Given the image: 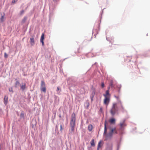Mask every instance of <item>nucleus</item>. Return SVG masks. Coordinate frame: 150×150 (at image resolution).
<instances>
[{
	"instance_id": "nucleus-10",
	"label": "nucleus",
	"mask_w": 150,
	"mask_h": 150,
	"mask_svg": "<svg viewBox=\"0 0 150 150\" xmlns=\"http://www.w3.org/2000/svg\"><path fill=\"white\" fill-rule=\"evenodd\" d=\"M107 124V122L106 120H105V122L104 123V134L105 135L107 133V128L106 127V125Z\"/></svg>"
},
{
	"instance_id": "nucleus-9",
	"label": "nucleus",
	"mask_w": 150,
	"mask_h": 150,
	"mask_svg": "<svg viewBox=\"0 0 150 150\" xmlns=\"http://www.w3.org/2000/svg\"><path fill=\"white\" fill-rule=\"evenodd\" d=\"M34 36L30 39V43L32 45H33L35 44V41L34 39Z\"/></svg>"
},
{
	"instance_id": "nucleus-17",
	"label": "nucleus",
	"mask_w": 150,
	"mask_h": 150,
	"mask_svg": "<svg viewBox=\"0 0 150 150\" xmlns=\"http://www.w3.org/2000/svg\"><path fill=\"white\" fill-rule=\"evenodd\" d=\"M93 129V126L91 125H89L88 127V129L89 131H92Z\"/></svg>"
},
{
	"instance_id": "nucleus-21",
	"label": "nucleus",
	"mask_w": 150,
	"mask_h": 150,
	"mask_svg": "<svg viewBox=\"0 0 150 150\" xmlns=\"http://www.w3.org/2000/svg\"><path fill=\"white\" fill-rule=\"evenodd\" d=\"M118 103L120 104L121 106V108L122 109L124 110V108L122 104V103L120 100H119V102H118Z\"/></svg>"
},
{
	"instance_id": "nucleus-18",
	"label": "nucleus",
	"mask_w": 150,
	"mask_h": 150,
	"mask_svg": "<svg viewBox=\"0 0 150 150\" xmlns=\"http://www.w3.org/2000/svg\"><path fill=\"white\" fill-rule=\"evenodd\" d=\"M26 84L25 83H24L23 85L21 86V89L23 90H25L26 88Z\"/></svg>"
},
{
	"instance_id": "nucleus-31",
	"label": "nucleus",
	"mask_w": 150,
	"mask_h": 150,
	"mask_svg": "<svg viewBox=\"0 0 150 150\" xmlns=\"http://www.w3.org/2000/svg\"><path fill=\"white\" fill-rule=\"evenodd\" d=\"M19 83L18 81H16V85H17V84H19Z\"/></svg>"
},
{
	"instance_id": "nucleus-32",
	"label": "nucleus",
	"mask_w": 150,
	"mask_h": 150,
	"mask_svg": "<svg viewBox=\"0 0 150 150\" xmlns=\"http://www.w3.org/2000/svg\"><path fill=\"white\" fill-rule=\"evenodd\" d=\"M103 110V108L102 107L100 108V110L101 111H102Z\"/></svg>"
},
{
	"instance_id": "nucleus-24",
	"label": "nucleus",
	"mask_w": 150,
	"mask_h": 150,
	"mask_svg": "<svg viewBox=\"0 0 150 150\" xmlns=\"http://www.w3.org/2000/svg\"><path fill=\"white\" fill-rule=\"evenodd\" d=\"M114 97H115V98L117 99V100H118V102H119V100H120L119 99V96H114Z\"/></svg>"
},
{
	"instance_id": "nucleus-13",
	"label": "nucleus",
	"mask_w": 150,
	"mask_h": 150,
	"mask_svg": "<svg viewBox=\"0 0 150 150\" xmlns=\"http://www.w3.org/2000/svg\"><path fill=\"white\" fill-rule=\"evenodd\" d=\"M71 126V132L74 131V127L75 124H70Z\"/></svg>"
},
{
	"instance_id": "nucleus-33",
	"label": "nucleus",
	"mask_w": 150,
	"mask_h": 150,
	"mask_svg": "<svg viewBox=\"0 0 150 150\" xmlns=\"http://www.w3.org/2000/svg\"><path fill=\"white\" fill-rule=\"evenodd\" d=\"M59 90V87H57V91H58Z\"/></svg>"
},
{
	"instance_id": "nucleus-16",
	"label": "nucleus",
	"mask_w": 150,
	"mask_h": 150,
	"mask_svg": "<svg viewBox=\"0 0 150 150\" xmlns=\"http://www.w3.org/2000/svg\"><path fill=\"white\" fill-rule=\"evenodd\" d=\"M4 13L3 15H2L1 14V17L0 18V21L1 22H3L4 21Z\"/></svg>"
},
{
	"instance_id": "nucleus-12",
	"label": "nucleus",
	"mask_w": 150,
	"mask_h": 150,
	"mask_svg": "<svg viewBox=\"0 0 150 150\" xmlns=\"http://www.w3.org/2000/svg\"><path fill=\"white\" fill-rule=\"evenodd\" d=\"M103 96L104 97H110V94L109 93V90H107L106 91V93L105 94H104L103 95Z\"/></svg>"
},
{
	"instance_id": "nucleus-14",
	"label": "nucleus",
	"mask_w": 150,
	"mask_h": 150,
	"mask_svg": "<svg viewBox=\"0 0 150 150\" xmlns=\"http://www.w3.org/2000/svg\"><path fill=\"white\" fill-rule=\"evenodd\" d=\"M109 122L111 124H115V120L114 118H112L110 120Z\"/></svg>"
},
{
	"instance_id": "nucleus-11",
	"label": "nucleus",
	"mask_w": 150,
	"mask_h": 150,
	"mask_svg": "<svg viewBox=\"0 0 150 150\" xmlns=\"http://www.w3.org/2000/svg\"><path fill=\"white\" fill-rule=\"evenodd\" d=\"M8 97L5 96L4 97V103L5 105H6L8 103Z\"/></svg>"
},
{
	"instance_id": "nucleus-30",
	"label": "nucleus",
	"mask_w": 150,
	"mask_h": 150,
	"mask_svg": "<svg viewBox=\"0 0 150 150\" xmlns=\"http://www.w3.org/2000/svg\"><path fill=\"white\" fill-rule=\"evenodd\" d=\"M63 129H62V125H60V130L61 131H62Z\"/></svg>"
},
{
	"instance_id": "nucleus-28",
	"label": "nucleus",
	"mask_w": 150,
	"mask_h": 150,
	"mask_svg": "<svg viewBox=\"0 0 150 150\" xmlns=\"http://www.w3.org/2000/svg\"><path fill=\"white\" fill-rule=\"evenodd\" d=\"M18 0H13L12 1V3L14 4L16 2H17Z\"/></svg>"
},
{
	"instance_id": "nucleus-20",
	"label": "nucleus",
	"mask_w": 150,
	"mask_h": 150,
	"mask_svg": "<svg viewBox=\"0 0 150 150\" xmlns=\"http://www.w3.org/2000/svg\"><path fill=\"white\" fill-rule=\"evenodd\" d=\"M27 19V17L25 16L24 17L21 21L22 23H24L26 21Z\"/></svg>"
},
{
	"instance_id": "nucleus-3",
	"label": "nucleus",
	"mask_w": 150,
	"mask_h": 150,
	"mask_svg": "<svg viewBox=\"0 0 150 150\" xmlns=\"http://www.w3.org/2000/svg\"><path fill=\"white\" fill-rule=\"evenodd\" d=\"M40 90L42 91L44 93L46 92V88L45 82L43 81H42L41 83Z\"/></svg>"
},
{
	"instance_id": "nucleus-15",
	"label": "nucleus",
	"mask_w": 150,
	"mask_h": 150,
	"mask_svg": "<svg viewBox=\"0 0 150 150\" xmlns=\"http://www.w3.org/2000/svg\"><path fill=\"white\" fill-rule=\"evenodd\" d=\"M102 146V142H101V141H100L99 142V143H98V147H97V150H99V148L100 147H101Z\"/></svg>"
},
{
	"instance_id": "nucleus-6",
	"label": "nucleus",
	"mask_w": 150,
	"mask_h": 150,
	"mask_svg": "<svg viewBox=\"0 0 150 150\" xmlns=\"http://www.w3.org/2000/svg\"><path fill=\"white\" fill-rule=\"evenodd\" d=\"M112 143L108 144L106 147V149L107 150H112Z\"/></svg>"
},
{
	"instance_id": "nucleus-25",
	"label": "nucleus",
	"mask_w": 150,
	"mask_h": 150,
	"mask_svg": "<svg viewBox=\"0 0 150 150\" xmlns=\"http://www.w3.org/2000/svg\"><path fill=\"white\" fill-rule=\"evenodd\" d=\"M8 55L5 52L4 53V57L5 58H6L8 57Z\"/></svg>"
},
{
	"instance_id": "nucleus-34",
	"label": "nucleus",
	"mask_w": 150,
	"mask_h": 150,
	"mask_svg": "<svg viewBox=\"0 0 150 150\" xmlns=\"http://www.w3.org/2000/svg\"><path fill=\"white\" fill-rule=\"evenodd\" d=\"M54 1H56V0H53Z\"/></svg>"
},
{
	"instance_id": "nucleus-36",
	"label": "nucleus",
	"mask_w": 150,
	"mask_h": 150,
	"mask_svg": "<svg viewBox=\"0 0 150 150\" xmlns=\"http://www.w3.org/2000/svg\"><path fill=\"white\" fill-rule=\"evenodd\" d=\"M9 90V91H11V90Z\"/></svg>"
},
{
	"instance_id": "nucleus-8",
	"label": "nucleus",
	"mask_w": 150,
	"mask_h": 150,
	"mask_svg": "<svg viewBox=\"0 0 150 150\" xmlns=\"http://www.w3.org/2000/svg\"><path fill=\"white\" fill-rule=\"evenodd\" d=\"M120 129H122V128L126 126V125L125 124L124 121L120 123Z\"/></svg>"
},
{
	"instance_id": "nucleus-23",
	"label": "nucleus",
	"mask_w": 150,
	"mask_h": 150,
	"mask_svg": "<svg viewBox=\"0 0 150 150\" xmlns=\"http://www.w3.org/2000/svg\"><path fill=\"white\" fill-rule=\"evenodd\" d=\"M20 117L22 118L24 117V114L23 112H21L20 114Z\"/></svg>"
},
{
	"instance_id": "nucleus-5",
	"label": "nucleus",
	"mask_w": 150,
	"mask_h": 150,
	"mask_svg": "<svg viewBox=\"0 0 150 150\" xmlns=\"http://www.w3.org/2000/svg\"><path fill=\"white\" fill-rule=\"evenodd\" d=\"M110 97H105L104 100V103L107 106L110 101Z\"/></svg>"
},
{
	"instance_id": "nucleus-2",
	"label": "nucleus",
	"mask_w": 150,
	"mask_h": 150,
	"mask_svg": "<svg viewBox=\"0 0 150 150\" xmlns=\"http://www.w3.org/2000/svg\"><path fill=\"white\" fill-rule=\"evenodd\" d=\"M117 134V132L115 128L111 129L110 132L109 134L106 135L107 138H111L112 135L113 134Z\"/></svg>"
},
{
	"instance_id": "nucleus-35",
	"label": "nucleus",
	"mask_w": 150,
	"mask_h": 150,
	"mask_svg": "<svg viewBox=\"0 0 150 150\" xmlns=\"http://www.w3.org/2000/svg\"><path fill=\"white\" fill-rule=\"evenodd\" d=\"M9 90V91H11V90Z\"/></svg>"
},
{
	"instance_id": "nucleus-1",
	"label": "nucleus",
	"mask_w": 150,
	"mask_h": 150,
	"mask_svg": "<svg viewBox=\"0 0 150 150\" xmlns=\"http://www.w3.org/2000/svg\"><path fill=\"white\" fill-rule=\"evenodd\" d=\"M117 104L116 103H113L112 108L110 109V112L112 116L114 115L116 113L117 110L116 108Z\"/></svg>"
},
{
	"instance_id": "nucleus-4",
	"label": "nucleus",
	"mask_w": 150,
	"mask_h": 150,
	"mask_svg": "<svg viewBox=\"0 0 150 150\" xmlns=\"http://www.w3.org/2000/svg\"><path fill=\"white\" fill-rule=\"evenodd\" d=\"M76 116L74 113L73 112L71 116L70 124H75Z\"/></svg>"
},
{
	"instance_id": "nucleus-7",
	"label": "nucleus",
	"mask_w": 150,
	"mask_h": 150,
	"mask_svg": "<svg viewBox=\"0 0 150 150\" xmlns=\"http://www.w3.org/2000/svg\"><path fill=\"white\" fill-rule=\"evenodd\" d=\"M44 34L43 33L42 35L41 38H40V42L42 43V45L43 46L44 45Z\"/></svg>"
},
{
	"instance_id": "nucleus-19",
	"label": "nucleus",
	"mask_w": 150,
	"mask_h": 150,
	"mask_svg": "<svg viewBox=\"0 0 150 150\" xmlns=\"http://www.w3.org/2000/svg\"><path fill=\"white\" fill-rule=\"evenodd\" d=\"M90 143L92 146H95L94 139H93L92 140L91 142Z\"/></svg>"
},
{
	"instance_id": "nucleus-27",
	"label": "nucleus",
	"mask_w": 150,
	"mask_h": 150,
	"mask_svg": "<svg viewBox=\"0 0 150 150\" xmlns=\"http://www.w3.org/2000/svg\"><path fill=\"white\" fill-rule=\"evenodd\" d=\"M86 106H87V107H88L89 105V103L88 102H86Z\"/></svg>"
},
{
	"instance_id": "nucleus-26",
	"label": "nucleus",
	"mask_w": 150,
	"mask_h": 150,
	"mask_svg": "<svg viewBox=\"0 0 150 150\" xmlns=\"http://www.w3.org/2000/svg\"><path fill=\"white\" fill-rule=\"evenodd\" d=\"M24 12V11L23 10H22L20 13V15H22Z\"/></svg>"
},
{
	"instance_id": "nucleus-22",
	"label": "nucleus",
	"mask_w": 150,
	"mask_h": 150,
	"mask_svg": "<svg viewBox=\"0 0 150 150\" xmlns=\"http://www.w3.org/2000/svg\"><path fill=\"white\" fill-rule=\"evenodd\" d=\"M110 86L111 87H114L113 84V81L112 80H110Z\"/></svg>"
},
{
	"instance_id": "nucleus-29",
	"label": "nucleus",
	"mask_w": 150,
	"mask_h": 150,
	"mask_svg": "<svg viewBox=\"0 0 150 150\" xmlns=\"http://www.w3.org/2000/svg\"><path fill=\"white\" fill-rule=\"evenodd\" d=\"M104 86V84L103 82H102L101 83V86L102 88H103Z\"/></svg>"
}]
</instances>
